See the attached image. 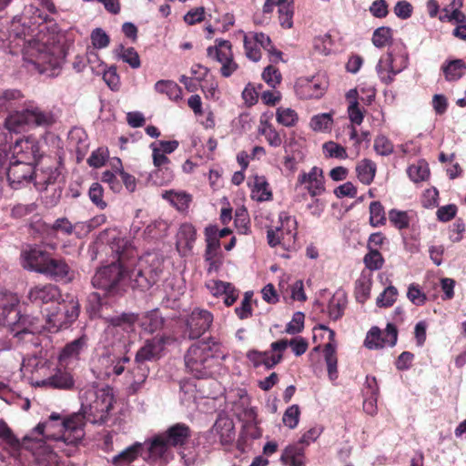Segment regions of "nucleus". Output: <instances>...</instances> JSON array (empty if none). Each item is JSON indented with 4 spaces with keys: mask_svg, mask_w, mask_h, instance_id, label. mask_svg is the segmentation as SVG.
I'll return each mask as SVG.
<instances>
[{
    "mask_svg": "<svg viewBox=\"0 0 466 466\" xmlns=\"http://www.w3.org/2000/svg\"><path fill=\"white\" fill-rule=\"evenodd\" d=\"M116 55L119 59L128 64L134 69H137L141 66L139 56L133 47H124L123 46H120L116 50Z\"/></svg>",
    "mask_w": 466,
    "mask_h": 466,
    "instance_id": "obj_57",
    "label": "nucleus"
},
{
    "mask_svg": "<svg viewBox=\"0 0 466 466\" xmlns=\"http://www.w3.org/2000/svg\"><path fill=\"white\" fill-rule=\"evenodd\" d=\"M111 248L118 254V260L98 268L92 279L94 288L106 293L116 292L125 282L128 281L127 266L124 261L127 241L115 239Z\"/></svg>",
    "mask_w": 466,
    "mask_h": 466,
    "instance_id": "obj_5",
    "label": "nucleus"
},
{
    "mask_svg": "<svg viewBox=\"0 0 466 466\" xmlns=\"http://www.w3.org/2000/svg\"><path fill=\"white\" fill-rule=\"evenodd\" d=\"M59 303L63 309V314H65L71 325L79 316L80 306L78 299L75 296L67 294Z\"/></svg>",
    "mask_w": 466,
    "mask_h": 466,
    "instance_id": "obj_48",
    "label": "nucleus"
},
{
    "mask_svg": "<svg viewBox=\"0 0 466 466\" xmlns=\"http://www.w3.org/2000/svg\"><path fill=\"white\" fill-rule=\"evenodd\" d=\"M134 315L137 317L135 323L139 320L141 328L147 332L153 333L163 326V318L157 309L145 313L139 319L137 315Z\"/></svg>",
    "mask_w": 466,
    "mask_h": 466,
    "instance_id": "obj_46",
    "label": "nucleus"
},
{
    "mask_svg": "<svg viewBox=\"0 0 466 466\" xmlns=\"http://www.w3.org/2000/svg\"><path fill=\"white\" fill-rule=\"evenodd\" d=\"M292 0H289L287 2H284L279 8V24L284 28H291L293 26V6H292Z\"/></svg>",
    "mask_w": 466,
    "mask_h": 466,
    "instance_id": "obj_61",
    "label": "nucleus"
},
{
    "mask_svg": "<svg viewBox=\"0 0 466 466\" xmlns=\"http://www.w3.org/2000/svg\"><path fill=\"white\" fill-rule=\"evenodd\" d=\"M149 370L147 363L142 361L137 362L136 359L134 360L133 365L127 372V378L129 381V392L137 393L142 389L149 375Z\"/></svg>",
    "mask_w": 466,
    "mask_h": 466,
    "instance_id": "obj_27",
    "label": "nucleus"
},
{
    "mask_svg": "<svg viewBox=\"0 0 466 466\" xmlns=\"http://www.w3.org/2000/svg\"><path fill=\"white\" fill-rule=\"evenodd\" d=\"M43 275L56 281L69 282L73 279V273L68 265L63 259L51 257L43 270Z\"/></svg>",
    "mask_w": 466,
    "mask_h": 466,
    "instance_id": "obj_28",
    "label": "nucleus"
},
{
    "mask_svg": "<svg viewBox=\"0 0 466 466\" xmlns=\"http://www.w3.org/2000/svg\"><path fill=\"white\" fill-rule=\"evenodd\" d=\"M108 326L105 335L112 339L110 347L97 358L93 372L97 379L104 380L120 376L130 362L127 356L129 334L135 330L137 317L134 313H122L107 319Z\"/></svg>",
    "mask_w": 466,
    "mask_h": 466,
    "instance_id": "obj_2",
    "label": "nucleus"
},
{
    "mask_svg": "<svg viewBox=\"0 0 466 466\" xmlns=\"http://www.w3.org/2000/svg\"><path fill=\"white\" fill-rule=\"evenodd\" d=\"M298 185L303 186L311 197L321 195L325 191L323 170L313 167L309 172H301L298 177Z\"/></svg>",
    "mask_w": 466,
    "mask_h": 466,
    "instance_id": "obj_22",
    "label": "nucleus"
},
{
    "mask_svg": "<svg viewBox=\"0 0 466 466\" xmlns=\"http://www.w3.org/2000/svg\"><path fill=\"white\" fill-rule=\"evenodd\" d=\"M11 150V159L35 163L41 157L39 142L32 136L17 139Z\"/></svg>",
    "mask_w": 466,
    "mask_h": 466,
    "instance_id": "obj_18",
    "label": "nucleus"
},
{
    "mask_svg": "<svg viewBox=\"0 0 466 466\" xmlns=\"http://www.w3.org/2000/svg\"><path fill=\"white\" fill-rule=\"evenodd\" d=\"M228 356L224 346L214 339L193 343L185 355V365L188 372L198 379L208 377L214 360H225Z\"/></svg>",
    "mask_w": 466,
    "mask_h": 466,
    "instance_id": "obj_3",
    "label": "nucleus"
},
{
    "mask_svg": "<svg viewBox=\"0 0 466 466\" xmlns=\"http://www.w3.org/2000/svg\"><path fill=\"white\" fill-rule=\"evenodd\" d=\"M207 55L221 65L220 74L224 77L231 76L238 68V65L234 60L232 45L228 40L216 39L215 45L208 47Z\"/></svg>",
    "mask_w": 466,
    "mask_h": 466,
    "instance_id": "obj_12",
    "label": "nucleus"
},
{
    "mask_svg": "<svg viewBox=\"0 0 466 466\" xmlns=\"http://www.w3.org/2000/svg\"><path fill=\"white\" fill-rule=\"evenodd\" d=\"M34 163L10 159L7 168V179L10 186L17 189L25 184H28L35 173Z\"/></svg>",
    "mask_w": 466,
    "mask_h": 466,
    "instance_id": "obj_19",
    "label": "nucleus"
},
{
    "mask_svg": "<svg viewBox=\"0 0 466 466\" xmlns=\"http://www.w3.org/2000/svg\"><path fill=\"white\" fill-rule=\"evenodd\" d=\"M144 444L142 442H135L127 447L125 450L115 455L111 459L114 466H128L135 461L139 456H143Z\"/></svg>",
    "mask_w": 466,
    "mask_h": 466,
    "instance_id": "obj_36",
    "label": "nucleus"
},
{
    "mask_svg": "<svg viewBox=\"0 0 466 466\" xmlns=\"http://www.w3.org/2000/svg\"><path fill=\"white\" fill-rule=\"evenodd\" d=\"M373 148L378 155L387 157L393 153L394 145L388 137L380 134L374 139Z\"/></svg>",
    "mask_w": 466,
    "mask_h": 466,
    "instance_id": "obj_60",
    "label": "nucleus"
},
{
    "mask_svg": "<svg viewBox=\"0 0 466 466\" xmlns=\"http://www.w3.org/2000/svg\"><path fill=\"white\" fill-rule=\"evenodd\" d=\"M35 186L38 190H46L49 185H52L57 179L59 173L56 168H46L39 173L35 172Z\"/></svg>",
    "mask_w": 466,
    "mask_h": 466,
    "instance_id": "obj_52",
    "label": "nucleus"
},
{
    "mask_svg": "<svg viewBox=\"0 0 466 466\" xmlns=\"http://www.w3.org/2000/svg\"><path fill=\"white\" fill-rule=\"evenodd\" d=\"M386 222L384 208L380 201L370 204V224L372 227H380Z\"/></svg>",
    "mask_w": 466,
    "mask_h": 466,
    "instance_id": "obj_59",
    "label": "nucleus"
},
{
    "mask_svg": "<svg viewBox=\"0 0 466 466\" xmlns=\"http://www.w3.org/2000/svg\"><path fill=\"white\" fill-rule=\"evenodd\" d=\"M258 133L266 138L270 147H278L282 144V138L277 129L267 120H260Z\"/></svg>",
    "mask_w": 466,
    "mask_h": 466,
    "instance_id": "obj_53",
    "label": "nucleus"
},
{
    "mask_svg": "<svg viewBox=\"0 0 466 466\" xmlns=\"http://www.w3.org/2000/svg\"><path fill=\"white\" fill-rule=\"evenodd\" d=\"M213 322V315L199 308L194 309L186 320L187 332L190 339H198L208 331Z\"/></svg>",
    "mask_w": 466,
    "mask_h": 466,
    "instance_id": "obj_20",
    "label": "nucleus"
},
{
    "mask_svg": "<svg viewBox=\"0 0 466 466\" xmlns=\"http://www.w3.org/2000/svg\"><path fill=\"white\" fill-rule=\"evenodd\" d=\"M84 423L81 415H74L67 420H62L58 414L53 413L49 419L39 423L34 430L44 440L62 441L66 444H76L84 435Z\"/></svg>",
    "mask_w": 466,
    "mask_h": 466,
    "instance_id": "obj_4",
    "label": "nucleus"
},
{
    "mask_svg": "<svg viewBox=\"0 0 466 466\" xmlns=\"http://www.w3.org/2000/svg\"><path fill=\"white\" fill-rule=\"evenodd\" d=\"M280 461L286 466H306L304 447L296 443L289 445L283 451Z\"/></svg>",
    "mask_w": 466,
    "mask_h": 466,
    "instance_id": "obj_40",
    "label": "nucleus"
},
{
    "mask_svg": "<svg viewBox=\"0 0 466 466\" xmlns=\"http://www.w3.org/2000/svg\"><path fill=\"white\" fill-rule=\"evenodd\" d=\"M95 395L96 399L88 404V415L94 417L92 422L103 423L112 409L114 397L108 388L96 390Z\"/></svg>",
    "mask_w": 466,
    "mask_h": 466,
    "instance_id": "obj_16",
    "label": "nucleus"
},
{
    "mask_svg": "<svg viewBox=\"0 0 466 466\" xmlns=\"http://www.w3.org/2000/svg\"><path fill=\"white\" fill-rule=\"evenodd\" d=\"M0 299L3 302L4 310H11L9 312L12 315L5 326L8 327L15 336L35 334L41 331L43 326L36 318L20 314L17 309L19 299L16 295L0 296Z\"/></svg>",
    "mask_w": 466,
    "mask_h": 466,
    "instance_id": "obj_9",
    "label": "nucleus"
},
{
    "mask_svg": "<svg viewBox=\"0 0 466 466\" xmlns=\"http://www.w3.org/2000/svg\"><path fill=\"white\" fill-rule=\"evenodd\" d=\"M447 81H457L466 71V64L461 59H454L445 62L441 66Z\"/></svg>",
    "mask_w": 466,
    "mask_h": 466,
    "instance_id": "obj_47",
    "label": "nucleus"
},
{
    "mask_svg": "<svg viewBox=\"0 0 466 466\" xmlns=\"http://www.w3.org/2000/svg\"><path fill=\"white\" fill-rule=\"evenodd\" d=\"M197 238L195 227L190 223H184L180 226L177 234V248L182 256L189 254Z\"/></svg>",
    "mask_w": 466,
    "mask_h": 466,
    "instance_id": "obj_30",
    "label": "nucleus"
},
{
    "mask_svg": "<svg viewBox=\"0 0 466 466\" xmlns=\"http://www.w3.org/2000/svg\"><path fill=\"white\" fill-rule=\"evenodd\" d=\"M288 346L291 347L292 351L296 356L304 354L308 349L307 341L301 337L295 338L290 341L287 339L275 341L271 344L270 348L273 351H278L279 353L282 354Z\"/></svg>",
    "mask_w": 466,
    "mask_h": 466,
    "instance_id": "obj_44",
    "label": "nucleus"
},
{
    "mask_svg": "<svg viewBox=\"0 0 466 466\" xmlns=\"http://www.w3.org/2000/svg\"><path fill=\"white\" fill-rule=\"evenodd\" d=\"M276 120L283 127H292L299 122V115L292 108L279 106L276 110Z\"/></svg>",
    "mask_w": 466,
    "mask_h": 466,
    "instance_id": "obj_55",
    "label": "nucleus"
},
{
    "mask_svg": "<svg viewBox=\"0 0 466 466\" xmlns=\"http://www.w3.org/2000/svg\"><path fill=\"white\" fill-rule=\"evenodd\" d=\"M279 225L267 231V239L270 247L287 246L295 241L297 236V220L286 212L279 216Z\"/></svg>",
    "mask_w": 466,
    "mask_h": 466,
    "instance_id": "obj_11",
    "label": "nucleus"
},
{
    "mask_svg": "<svg viewBox=\"0 0 466 466\" xmlns=\"http://www.w3.org/2000/svg\"><path fill=\"white\" fill-rule=\"evenodd\" d=\"M47 15L35 5L25 6L21 24H25L23 59L29 70L48 77L57 76L66 56L65 35L56 24L47 23Z\"/></svg>",
    "mask_w": 466,
    "mask_h": 466,
    "instance_id": "obj_1",
    "label": "nucleus"
},
{
    "mask_svg": "<svg viewBox=\"0 0 466 466\" xmlns=\"http://www.w3.org/2000/svg\"><path fill=\"white\" fill-rule=\"evenodd\" d=\"M333 126V113L314 115L309 121L310 128L315 132L329 133Z\"/></svg>",
    "mask_w": 466,
    "mask_h": 466,
    "instance_id": "obj_49",
    "label": "nucleus"
},
{
    "mask_svg": "<svg viewBox=\"0 0 466 466\" xmlns=\"http://www.w3.org/2000/svg\"><path fill=\"white\" fill-rule=\"evenodd\" d=\"M60 298L59 289L50 283L35 285L30 288L27 294L28 300L36 306L57 301Z\"/></svg>",
    "mask_w": 466,
    "mask_h": 466,
    "instance_id": "obj_23",
    "label": "nucleus"
},
{
    "mask_svg": "<svg viewBox=\"0 0 466 466\" xmlns=\"http://www.w3.org/2000/svg\"><path fill=\"white\" fill-rule=\"evenodd\" d=\"M379 395V387L374 377H367L366 390L364 391L363 410L369 415L377 413V401Z\"/></svg>",
    "mask_w": 466,
    "mask_h": 466,
    "instance_id": "obj_37",
    "label": "nucleus"
},
{
    "mask_svg": "<svg viewBox=\"0 0 466 466\" xmlns=\"http://www.w3.org/2000/svg\"><path fill=\"white\" fill-rule=\"evenodd\" d=\"M206 241L205 260L208 263V271H217L221 264L222 251L220 241L217 240L215 235L208 229L204 232Z\"/></svg>",
    "mask_w": 466,
    "mask_h": 466,
    "instance_id": "obj_25",
    "label": "nucleus"
},
{
    "mask_svg": "<svg viewBox=\"0 0 466 466\" xmlns=\"http://www.w3.org/2000/svg\"><path fill=\"white\" fill-rule=\"evenodd\" d=\"M363 262L370 272L380 269L384 264V258L379 250H369L364 256Z\"/></svg>",
    "mask_w": 466,
    "mask_h": 466,
    "instance_id": "obj_64",
    "label": "nucleus"
},
{
    "mask_svg": "<svg viewBox=\"0 0 466 466\" xmlns=\"http://www.w3.org/2000/svg\"><path fill=\"white\" fill-rule=\"evenodd\" d=\"M348 102L347 113L352 125L360 126L364 119V112L360 106L359 93L356 88L350 89L346 93Z\"/></svg>",
    "mask_w": 466,
    "mask_h": 466,
    "instance_id": "obj_38",
    "label": "nucleus"
},
{
    "mask_svg": "<svg viewBox=\"0 0 466 466\" xmlns=\"http://www.w3.org/2000/svg\"><path fill=\"white\" fill-rule=\"evenodd\" d=\"M398 290L394 286L387 287L377 298L376 304L378 307H390L396 301Z\"/></svg>",
    "mask_w": 466,
    "mask_h": 466,
    "instance_id": "obj_63",
    "label": "nucleus"
},
{
    "mask_svg": "<svg viewBox=\"0 0 466 466\" xmlns=\"http://www.w3.org/2000/svg\"><path fill=\"white\" fill-rule=\"evenodd\" d=\"M161 435L165 436L169 446H182L190 437V430L186 424L177 423Z\"/></svg>",
    "mask_w": 466,
    "mask_h": 466,
    "instance_id": "obj_39",
    "label": "nucleus"
},
{
    "mask_svg": "<svg viewBox=\"0 0 466 466\" xmlns=\"http://www.w3.org/2000/svg\"><path fill=\"white\" fill-rule=\"evenodd\" d=\"M155 90L157 93L166 94L171 100H180L182 90L180 86L171 80H159L155 84Z\"/></svg>",
    "mask_w": 466,
    "mask_h": 466,
    "instance_id": "obj_51",
    "label": "nucleus"
},
{
    "mask_svg": "<svg viewBox=\"0 0 466 466\" xmlns=\"http://www.w3.org/2000/svg\"><path fill=\"white\" fill-rule=\"evenodd\" d=\"M142 444H144L143 459L149 464L165 465L174 460V453L161 433L147 439Z\"/></svg>",
    "mask_w": 466,
    "mask_h": 466,
    "instance_id": "obj_10",
    "label": "nucleus"
},
{
    "mask_svg": "<svg viewBox=\"0 0 466 466\" xmlns=\"http://www.w3.org/2000/svg\"><path fill=\"white\" fill-rule=\"evenodd\" d=\"M87 346V338L83 335L80 338L67 343L59 354V362L68 365L72 360L79 359L80 354Z\"/></svg>",
    "mask_w": 466,
    "mask_h": 466,
    "instance_id": "obj_35",
    "label": "nucleus"
},
{
    "mask_svg": "<svg viewBox=\"0 0 466 466\" xmlns=\"http://www.w3.org/2000/svg\"><path fill=\"white\" fill-rule=\"evenodd\" d=\"M322 432L323 427L321 425L316 424L310 427L309 430L302 432L297 444H299V446L300 447H304L305 449L311 443L315 442L319 438Z\"/></svg>",
    "mask_w": 466,
    "mask_h": 466,
    "instance_id": "obj_62",
    "label": "nucleus"
},
{
    "mask_svg": "<svg viewBox=\"0 0 466 466\" xmlns=\"http://www.w3.org/2000/svg\"><path fill=\"white\" fill-rule=\"evenodd\" d=\"M347 305V296L344 291L338 290L329 301L327 312L332 320L340 319Z\"/></svg>",
    "mask_w": 466,
    "mask_h": 466,
    "instance_id": "obj_42",
    "label": "nucleus"
},
{
    "mask_svg": "<svg viewBox=\"0 0 466 466\" xmlns=\"http://www.w3.org/2000/svg\"><path fill=\"white\" fill-rule=\"evenodd\" d=\"M206 287L215 297L225 296L224 302L227 306H231L238 297V290L229 282L210 279L206 283Z\"/></svg>",
    "mask_w": 466,
    "mask_h": 466,
    "instance_id": "obj_29",
    "label": "nucleus"
},
{
    "mask_svg": "<svg viewBox=\"0 0 466 466\" xmlns=\"http://www.w3.org/2000/svg\"><path fill=\"white\" fill-rule=\"evenodd\" d=\"M164 347L165 339L162 337H154L151 339H147L137 351L135 356L136 361L147 363L158 360L161 357Z\"/></svg>",
    "mask_w": 466,
    "mask_h": 466,
    "instance_id": "obj_26",
    "label": "nucleus"
},
{
    "mask_svg": "<svg viewBox=\"0 0 466 466\" xmlns=\"http://www.w3.org/2000/svg\"><path fill=\"white\" fill-rule=\"evenodd\" d=\"M161 196L163 199L179 211L187 210L192 201V196L182 190H166Z\"/></svg>",
    "mask_w": 466,
    "mask_h": 466,
    "instance_id": "obj_41",
    "label": "nucleus"
},
{
    "mask_svg": "<svg viewBox=\"0 0 466 466\" xmlns=\"http://www.w3.org/2000/svg\"><path fill=\"white\" fill-rule=\"evenodd\" d=\"M128 282L133 289L147 290L154 286L164 271V258L156 252H148L136 261L127 262Z\"/></svg>",
    "mask_w": 466,
    "mask_h": 466,
    "instance_id": "obj_6",
    "label": "nucleus"
},
{
    "mask_svg": "<svg viewBox=\"0 0 466 466\" xmlns=\"http://www.w3.org/2000/svg\"><path fill=\"white\" fill-rule=\"evenodd\" d=\"M70 325L66 317L63 314V309L58 302V306L53 311L46 315V329L50 332H57L61 329L67 328Z\"/></svg>",
    "mask_w": 466,
    "mask_h": 466,
    "instance_id": "obj_43",
    "label": "nucleus"
},
{
    "mask_svg": "<svg viewBox=\"0 0 466 466\" xmlns=\"http://www.w3.org/2000/svg\"><path fill=\"white\" fill-rule=\"evenodd\" d=\"M54 122L52 112L44 110L34 103H28L22 110L11 113L5 125L9 132L20 133L35 127H49Z\"/></svg>",
    "mask_w": 466,
    "mask_h": 466,
    "instance_id": "obj_8",
    "label": "nucleus"
},
{
    "mask_svg": "<svg viewBox=\"0 0 466 466\" xmlns=\"http://www.w3.org/2000/svg\"><path fill=\"white\" fill-rule=\"evenodd\" d=\"M407 46L400 40L392 41L387 52L380 56L376 65V73L381 83L391 84L397 75L403 72L409 66Z\"/></svg>",
    "mask_w": 466,
    "mask_h": 466,
    "instance_id": "obj_7",
    "label": "nucleus"
},
{
    "mask_svg": "<svg viewBox=\"0 0 466 466\" xmlns=\"http://www.w3.org/2000/svg\"><path fill=\"white\" fill-rule=\"evenodd\" d=\"M319 329H323L328 333L329 342L324 348V357L327 364L329 379L334 383L338 379V359L336 356L335 332L323 324L319 325Z\"/></svg>",
    "mask_w": 466,
    "mask_h": 466,
    "instance_id": "obj_24",
    "label": "nucleus"
},
{
    "mask_svg": "<svg viewBox=\"0 0 466 466\" xmlns=\"http://www.w3.org/2000/svg\"><path fill=\"white\" fill-rule=\"evenodd\" d=\"M25 35V24H21V19L15 17L9 21L0 18V43L5 45L8 42V47H22L23 50Z\"/></svg>",
    "mask_w": 466,
    "mask_h": 466,
    "instance_id": "obj_14",
    "label": "nucleus"
},
{
    "mask_svg": "<svg viewBox=\"0 0 466 466\" xmlns=\"http://www.w3.org/2000/svg\"><path fill=\"white\" fill-rule=\"evenodd\" d=\"M376 169V164L371 160H361L356 167L359 180L364 185H370L374 179Z\"/></svg>",
    "mask_w": 466,
    "mask_h": 466,
    "instance_id": "obj_50",
    "label": "nucleus"
},
{
    "mask_svg": "<svg viewBox=\"0 0 466 466\" xmlns=\"http://www.w3.org/2000/svg\"><path fill=\"white\" fill-rule=\"evenodd\" d=\"M73 375L60 368L46 371L43 379H34L33 386L46 389L70 390L74 387Z\"/></svg>",
    "mask_w": 466,
    "mask_h": 466,
    "instance_id": "obj_15",
    "label": "nucleus"
},
{
    "mask_svg": "<svg viewBox=\"0 0 466 466\" xmlns=\"http://www.w3.org/2000/svg\"><path fill=\"white\" fill-rule=\"evenodd\" d=\"M211 434L217 436L222 445L231 443L235 439L233 420L227 416H219L211 429Z\"/></svg>",
    "mask_w": 466,
    "mask_h": 466,
    "instance_id": "obj_31",
    "label": "nucleus"
},
{
    "mask_svg": "<svg viewBox=\"0 0 466 466\" xmlns=\"http://www.w3.org/2000/svg\"><path fill=\"white\" fill-rule=\"evenodd\" d=\"M398 339L397 328L389 323L382 332L378 327L371 328L367 333L364 345L370 350L393 347Z\"/></svg>",
    "mask_w": 466,
    "mask_h": 466,
    "instance_id": "obj_17",
    "label": "nucleus"
},
{
    "mask_svg": "<svg viewBox=\"0 0 466 466\" xmlns=\"http://www.w3.org/2000/svg\"><path fill=\"white\" fill-rule=\"evenodd\" d=\"M371 286V273L368 271H362L355 284V296L359 302L364 303L370 298Z\"/></svg>",
    "mask_w": 466,
    "mask_h": 466,
    "instance_id": "obj_45",
    "label": "nucleus"
},
{
    "mask_svg": "<svg viewBox=\"0 0 466 466\" xmlns=\"http://www.w3.org/2000/svg\"><path fill=\"white\" fill-rule=\"evenodd\" d=\"M250 187V197L257 202H266L272 199L273 194L271 187L264 176L256 175L248 182Z\"/></svg>",
    "mask_w": 466,
    "mask_h": 466,
    "instance_id": "obj_34",
    "label": "nucleus"
},
{
    "mask_svg": "<svg viewBox=\"0 0 466 466\" xmlns=\"http://www.w3.org/2000/svg\"><path fill=\"white\" fill-rule=\"evenodd\" d=\"M174 178L173 170L166 167H156L149 175V180L156 186H166Z\"/></svg>",
    "mask_w": 466,
    "mask_h": 466,
    "instance_id": "obj_56",
    "label": "nucleus"
},
{
    "mask_svg": "<svg viewBox=\"0 0 466 466\" xmlns=\"http://www.w3.org/2000/svg\"><path fill=\"white\" fill-rule=\"evenodd\" d=\"M328 87L324 76L317 75L312 77H299L295 83V92L300 99H314L321 97Z\"/></svg>",
    "mask_w": 466,
    "mask_h": 466,
    "instance_id": "obj_13",
    "label": "nucleus"
},
{
    "mask_svg": "<svg viewBox=\"0 0 466 466\" xmlns=\"http://www.w3.org/2000/svg\"><path fill=\"white\" fill-rule=\"evenodd\" d=\"M247 358L255 368L264 366L266 369H271L282 360V354L278 351H258L249 350Z\"/></svg>",
    "mask_w": 466,
    "mask_h": 466,
    "instance_id": "obj_32",
    "label": "nucleus"
},
{
    "mask_svg": "<svg viewBox=\"0 0 466 466\" xmlns=\"http://www.w3.org/2000/svg\"><path fill=\"white\" fill-rule=\"evenodd\" d=\"M407 173L409 177L415 183L424 181L430 177L429 165L424 160H419L408 167Z\"/></svg>",
    "mask_w": 466,
    "mask_h": 466,
    "instance_id": "obj_54",
    "label": "nucleus"
},
{
    "mask_svg": "<svg viewBox=\"0 0 466 466\" xmlns=\"http://www.w3.org/2000/svg\"><path fill=\"white\" fill-rule=\"evenodd\" d=\"M49 370L48 362L42 358L31 356L23 359L21 364V371L25 375L31 373V384L33 385L34 379H43Z\"/></svg>",
    "mask_w": 466,
    "mask_h": 466,
    "instance_id": "obj_33",
    "label": "nucleus"
},
{
    "mask_svg": "<svg viewBox=\"0 0 466 466\" xmlns=\"http://www.w3.org/2000/svg\"><path fill=\"white\" fill-rule=\"evenodd\" d=\"M322 153L326 158H348V153L346 148L341 145L331 140L327 141L322 145Z\"/></svg>",
    "mask_w": 466,
    "mask_h": 466,
    "instance_id": "obj_58",
    "label": "nucleus"
},
{
    "mask_svg": "<svg viewBox=\"0 0 466 466\" xmlns=\"http://www.w3.org/2000/svg\"><path fill=\"white\" fill-rule=\"evenodd\" d=\"M50 255L38 246H28L21 252V263L24 268L43 274Z\"/></svg>",
    "mask_w": 466,
    "mask_h": 466,
    "instance_id": "obj_21",
    "label": "nucleus"
}]
</instances>
